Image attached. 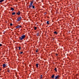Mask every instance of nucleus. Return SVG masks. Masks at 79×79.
Wrapping results in <instances>:
<instances>
[{
    "label": "nucleus",
    "mask_w": 79,
    "mask_h": 79,
    "mask_svg": "<svg viewBox=\"0 0 79 79\" xmlns=\"http://www.w3.org/2000/svg\"><path fill=\"white\" fill-rule=\"evenodd\" d=\"M34 1H31L30 4L29 6V8H32V5Z\"/></svg>",
    "instance_id": "1"
},
{
    "label": "nucleus",
    "mask_w": 79,
    "mask_h": 79,
    "mask_svg": "<svg viewBox=\"0 0 79 79\" xmlns=\"http://www.w3.org/2000/svg\"><path fill=\"white\" fill-rule=\"evenodd\" d=\"M26 37V36L25 35H23L21 36V37H20L19 39L21 40H22L23 39H24Z\"/></svg>",
    "instance_id": "2"
},
{
    "label": "nucleus",
    "mask_w": 79,
    "mask_h": 79,
    "mask_svg": "<svg viewBox=\"0 0 79 79\" xmlns=\"http://www.w3.org/2000/svg\"><path fill=\"white\" fill-rule=\"evenodd\" d=\"M17 21H18V22L20 21H21V17H19L18 18H17Z\"/></svg>",
    "instance_id": "3"
},
{
    "label": "nucleus",
    "mask_w": 79,
    "mask_h": 79,
    "mask_svg": "<svg viewBox=\"0 0 79 79\" xmlns=\"http://www.w3.org/2000/svg\"><path fill=\"white\" fill-rule=\"evenodd\" d=\"M60 77H60V75H58L57 76L55 77V79H60Z\"/></svg>",
    "instance_id": "4"
},
{
    "label": "nucleus",
    "mask_w": 79,
    "mask_h": 79,
    "mask_svg": "<svg viewBox=\"0 0 79 79\" xmlns=\"http://www.w3.org/2000/svg\"><path fill=\"white\" fill-rule=\"evenodd\" d=\"M21 12H20V11H19L18 12H17L16 14L17 15H19L20 14V13Z\"/></svg>",
    "instance_id": "5"
},
{
    "label": "nucleus",
    "mask_w": 79,
    "mask_h": 79,
    "mask_svg": "<svg viewBox=\"0 0 79 79\" xmlns=\"http://www.w3.org/2000/svg\"><path fill=\"white\" fill-rule=\"evenodd\" d=\"M55 77V75H52V76L51 78L52 79H54V77Z\"/></svg>",
    "instance_id": "6"
},
{
    "label": "nucleus",
    "mask_w": 79,
    "mask_h": 79,
    "mask_svg": "<svg viewBox=\"0 0 79 79\" xmlns=\"http://www.w3.org/2000/svg\"><path fill=\"white\" fill-rule=\"evenodd\" d=\"M36 66L37 68H38L39 67V66H38L39 64H36Z\"/></svg>",
    "instance_id": "7"
},
{
    "label": "nucleus",
    "mask_w": 79,
    "mask_h": 79,
    "mask_svg": "<svg viewBox=\"0 0 79 79\" xmlns=\"http://www.w3.org/2000/svg\"><path fill=\"white\" fill-rule=\"evenodd\" d=\"M34 30H37V27L34 26Z\"/></svg>",
    "instance_id": "8"
},
{
    "label": "nucleus",
    "mask_w": 79,
    "mask_h": 79,
    "mask_svg": "<svg viewBox=\"0 0 79 79\" xmlns=\"http://www.w3.org/2000/svg\"><path fill=\"white\" fill-rule=\"evenodd\" d=\"M31 6H32V8L33 9H34V8H35V6L34 5H32Z\"/></svg>",
    "instance_id": "9"
},
{
    "label": "nucleus",
    "mask_w": 79,
    "mask_h": 79,
    "mask_svg": "<svg viewBox=\"0 0 79 79\" xmlns=\"http://www.w3.org/2000/svg\"><path fill=\"white\" fill-rule=\"evenodd\" d=\"M3 66L4 67V68H5V67L6 66V65H5V64H3Z\"/></svg>",
    "instance_id": "10"
},
{
    "label": "nucleus",
    "mask_w": 79,
    "mask_h": 79,
    "mask_svg": "<svg viewBox=\"0 0 79 79\" xmlns=\"http://www.w3.org/2000/svg\"><path fill=\"white\" fill-rule=\"evenodd\" d=\"M54 71H55L56 72H57V70H56V68H55L54 69Z\"/></svg>",
    "instance_id": "11"
},
{
    "label": "nucleus",
    "mask_w": 79,
    "mask_h": 79,
    "mask_svg": "<svg viewBox=\"0 0 79 79\" xmlns=\"http://www.w3.org/2000/svg\"><path fill=\"white\" fill-rule=\"evenodd\" d=\"M12 15H15V12H13Z\"/></svg>",
    "instance_id": "12"
},
{
    "label": "nucleus",
    "mask_w": 79,
    "mask_h": 79,
    "mask_svg": "<svg viewBox=\"0 0 79 79\" xmlns=\"http://www.w3.org/2000/svg\"><path fill=\"white\" fill-rule=\"evenodd\" d=\"M4 0H0V3L3 2V1H4Z\"/></svg>",
    "instance_id": "13"
},
{
    "label": "nucleus",
    "mask_w": 79,
    "mask_h": 79,
    "mask_svg": "<svg viewBox=\"0 0 79 79\" xmlns=\"http://www.w3.org/2000/svg\"><path fill=\"white\" fill-rule=\"evenodd\" d=\"M54 34H58V33L56 32V31H55L54 32Z\"/></svg>",
    "instance_id": "14"
},
{
    "label": "nucleus",
    "mask_w": 79,
    "mask_h": 79,
    "mask_svg": "<svg viewBox=\"0 0 79 79\" xmlns=\"http://www.w3.org/2000/svg\"><path fill=\"white\" fill-rule=\"evenodd\" d=\"M11 10H12V11H14V8H11Z\"/></svg>",
    "instance_id": "15"
},
{
    "label": "nucleus",
    "mask_w": 79,
    "mask_h": 79,
    "mask_svg": "<svg viewBox=\"0 0 79 79\" xmlns=\"http://www.w3.org/2000/svg\"><path fill=\"white\" fill-rule=\"evenodd\" d=\"M47 24H49V21H47Z\"/></svg>",
    "instance_id": "16"
},
{
    "label": "nucleus",
    "mask_w": 79,
    "mask_h": 79,
    "mask_svg": "<svg viewBox=\"0 0 79 79\" xmlns=\"http://www.w3.org/2000/svg\"><path fill=\"white\" fill-rule=\"evenodd\" d=\"M19 25H18V26H17L16 27V28H17V29H18V28H19Z\"/></svg>",
    "instance_id": "17"
},
{
    "label": "nucleus",
    "mask_w": 79,
    "mask_h": 79,
    "mask_svg": "<svg viewBox=\"0 0 79 79\" xmlns=\"http://www.w3.org/2000/svg\"><path fill=\"white\" fill-rule=\"evenodd\" d=\"M37 36H39V33H38L37 34Z\"/></svg>",
    "instance_id": "18"
},
{
    "label": "nucleus",
    "mask_w": 79,
    "mask_h": 79,
    "mask_svg": "<svg viewBox=\"0 0 79 79\" xmlns=\"http://www.w3.org/2000/svg\"><path fill=\"white\" fill-rule=\"evenodd\" d=\"M21 47H19V50H21Z\"/></svg>",
    "instance_id": "19"
},
{
    "label": "nucleus",
    "mask_w": 79,
    "mask_h": 79,
    "mask_svg": "<svg viewBox=\"0 0 79 79\" xmlns=\"http://www.w3.org/2000/svg\"><path fill=\"white\" fill-rule=\"evenodd\" d=\"M10 26H13V24L12 23H10Z\"/></svg>",
    "instance_id": "20"
},
{
    "label": "nucleus",
    "mask_w": 79,
    "mask_h": 79,
    "mask_svg": "<svg viewBox=\"0 0 79 79\" xmlns=\"http://www.w3.org/2000/svg\"><path fill=\"white\" fill-rule=\"evenodd\" d=\"M23 52H21L20 53V54H23Z\"/></svg>",
    "instance_id": "21"
},
{
    "label": "nucleus",
    "mask_w": 79,
    "mask_h": 79,
    "mask_svg": "<svg viewBox=\"0 0 79 79\" xmlns=\"http://www.w3.org/2000/svg\"><path fill=\"white\" fill-rule=\"evenodd\" d=\"M2 44H0V47H2Z\"/></svg>",
    "instance_id": "22"
},
{
    "label": "nucleus",
    "mask_w": 79,
    "mask_h": 79,
    "mask_svg": "<svg viewBox=\"0 0 79 79\" xmlns=\"http://www.w3.org/2000/svg\"><path fill=\"white\" fill-rule=\"evenodd\" d=\"M38 49H37V50H36V52H38Z\"/></svg>",
    "instance_id": "23"
},
{
    "label": "nucleus",
    "mask_w": 79,
    "mask_h": 79,
    "mask_svg": "<svg viewBox=\"0 0 79 79\" xmlns=\"http://www.w3.org/2000/svg\"><path fill=\"white\" fill-rule=\"evenodd\" d=\"M22 26H19V27H21Z\"/></svg>",
    "instance_id": "24"
},
{
    "label": "nucleus",
    "mask_w": 79,
    "mask_h": 79,
    "mask_svg": "<svg viewBox=\"0 0 79 79\" xmlns=\"http://www.w3.org/2000/svg\"><path fill=\"white\" fill-rule=\"evenodd\" d=\"M56 56H58V54L56 53Z\"/></svg>",
    "instance_id": "25"
},
{
    "label": "nucleus",
    "mask_w": 79,
    "mask_h": 79,
    "mask_svg": "<svg viewBox=\"0 0 79 79\" xmlns=\"http://www.w3.org/2000/svg\"><path fill=\"white\" fill-rule=\"evenodd\" d=\"M7 72H10V70H7Z\"/></svg>",
    "instance_id": "26"
},
{
    "label": "nucleus",
    "mask_w": 79,
    "mask_h": 79,
    "mask_svg": "<svg viewBox=\"0 0 79 79\" xmlns=\"http://www.w3.org/2000/svg\"><path fill=\"white\" fill-rule=\"evenodd\" d=\"M42 77H41L40 78V79H42Z\"/></svg>",
    "instance_id": "27"
},
{
    "label": "nucleus",
    "mask_w": 79,
    "mask_h": 79,
    "mask_svg": "<svg viewBox=\"0 0 79 79\" xmlns=\"http://www.w3.org/2000/svg\"><path fill=\"white\" fill-rule=\"evenodd\" d=\"M40 77H42V75H40Z\"/></svg>",
    "instance_id": "28"
},
{
    "label": "nucleus",
    "mask_w": 79,
    "mask_h": 79,
    "mask_svg": "<svg viewBox=\"0 0 79 79\" xmlns=\"http://www.w3.org/2000/svg\"><path fill=\"white\" fill-rule=\"evenodd\" d=\"M1 71V69H0V71Z\"/></svg>",
    "instance_id": "29"
}]
</instances>
